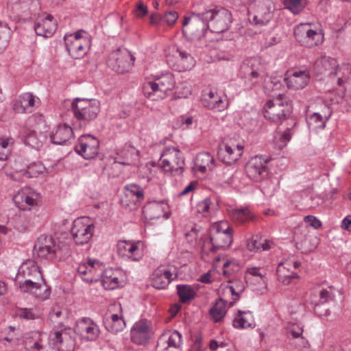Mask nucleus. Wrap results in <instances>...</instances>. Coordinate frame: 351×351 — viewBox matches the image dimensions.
Masks as SVG:
<instances>
[{
	"label": "nucleus",
	"mask_w": 351,
	"mask_h": 351,
	"mask_svg": "<svg viewBox=\"0 0 351 351\" xmlns=\"http://www.w3.org/2000/svg\"><path fill=\"white\" fill-rule=\"evenodd\" d=\"M71 108L81 128L96 119L100 112V102L94 99L76 97L73 100Z\"/></svg>",
	"instance_id": "1"
},
{
	"label": "nucleus",
	"mask_w": 351,
	"mask_h": 351,
	"mask_svg": "<svg viewBox=\"0 0 351 351\" xmlns=\"http://www.w3.org/2000/svg\"><path fill=\"white\" fill-rule=\"evenodd\" d=\"M176 85L173 75L167 72L158 76L153 82L145 83L143 87L144 95L152 100L162 99L168 91L173 90Z\"/></svg>",
	"instance_id": "2"
},
{
	"label": "nucleus",
	"mask_w": 351,
	"mask_h": 351,
	"mask_svg": "<svg viewBox=\"0 0 351 351\" xmlns=\"http://www.w3.org/2000/svg\"><path fill=\"white\" fill-rule=\"evenodd\" d=\"M182 34L191 41H199L203 38L209 29L208 22L204 12L193 13L189 17H184L182 22Z\"/></svg>",
	"instance_id": "3"
},
{
	"label": "nucleus",
	"mask_w": 351,
	"mask_h": 351,
	"mask_svg": "<svg viewBox=\"0 0 351 351\" xmlns=\"http://www.w3.org/2000/svg\"><path fill=\"white\" fill-rule=\"evenodd\" d=\"M284 95L280 94L278 97L273 100L267 101L264 106V117L269 121L280 124L284 121H289L293 119L291 117L292 108L291 104L283 101Z\"/></svg>",
	"instance_id": "4"
},
{
	"label": "nucleus",
	"mask_w": 351,
	"mask_h": 351,
	"mask_svg": "<svg viewBox=\"0 0 351 351\" xmlns=\"http://www.w3.org/2000/svg\"><path fill=\"white\" fill-rule=\"evenodd\" d=\"M232 232V228L226 222L221 221L213 224L209 237L212 244L210 252L215 253L219 250L228 249L233 241Z\"/></svg>",
	"instance_id": "5"
},
{
	"label": "nucleus",
	"mask_w": 351,
	"mask_h": 351,
	"mask_svg": "<svg viewBox=\"0 0 351 351\" xmlns=\"http://www.w3.org/2000/svg\"><path fill=\"white\" fill-rule=\"evenodd\" d=\"M206 20L208 22L210 31L220 34L227 31L232 23V16L230 11L223 7H215L206 10L204 12Z\"/></svg>",
	"instance_id": "6"
},
{
	"label": "nucleus",
	"mask_w": 351,
	"mask_h": 351,
	"mask_svg": "<svg viewBox=\"0 0 351 351\" xmlns=\"http://www.w3.org/2000/svg\"><path fill=\"white\" fill-rule=\"evenodd\" d=\"M59 324L62 326V323ZM74 333L71 328L55 327L49 334V344L56 351H73L75 347Z\"/></svg>",
	"instance_id": "7"
},
{
	"label": "nucleus",
	"mask_w": 351,
	"mask_h": 351,
	"mask_svg": "<svg viewBox=\"0 0 351 351\" xmlns=\"http://www.w3.org/2000/svg\"><path fill=\"white\" fill-rule=\"evenodd\" d=\"M159 162L165 172L180 175L184 171V156L176 147H166L161 154Z\"/></svg>",
	"instance_id": "8"
},
{
	"label": "nucleus",
	"mask_w": 351,
	"mask_h": 351,
	"mask_svg": "<svg viewBox=\"0 0 351 351\" xmlns=\"http://www.w3.org/2000/svg\"><path fill=\"white\" fill-rule=\"evenodd\" d=\"M40 10L38 0H9L8 11L12 17L31 19L37 16Z\"/></svg>",
	"instance_id": "9"
},
{
	"label": "nucleus",
	"mask_w": 351,
	"mask_h": 351,
	"mask_svg": "<svg viewBox=\"0 0 351 351\" xmlns=\"http://www.w3.org/2000/svg\"><path fill=\"white\" fill-rule=\"evenodd\" d=\"M58 247L51 236L40 235L36 240L33 249V256L40 261L44 260L51 261L56 257Z\"/></svg>",
	"instance_id": "10"
},
{
	"label": "nucleus",
	"mask_w": 351,
	"mask_h": 351,
	"mask_svg": "<svg viewBox=\"0 0 351 351\" xmlns=\"http://www.w3.org/2000/svg\"><path fill=\"white\" fill-rule=\"evenodd\" d=\"M134 60V56L129 51L119 49L110 53L107 64L115 72L123 73L132 67Z\"/></svg>",
	"instance_id": "11"
},
{
	"label": "nucleus",
	"mask_w": 351,
	"mask_h": 351,
	"mask_svg": "<svg viewBox=\"0 0 351 351\" xmlns=\"http://www.w3.org/2000/svg\"><path fill=\"white\" fill-rule=\"evenodd\" d=\"M94 225L88 223V219L81 217L75 219L71 229L73 239L77 245L87 243L93 234Z\"/></svg>",
	"instance_id": "12"
},
{
	"label": "nucleus",
	"mask_w": 351,
	"mask_h": 351,
	"mask_svg": "<svg viewBox=\"0 0 351 351\" xmlns=\"http://www.w3.org/2000/svg\"><path fill=\"white\" fill-rule=\"evenodd\" d=\"M99 141L91 134H83L78 138L75 151L86 160L94 158L99 153Z\"/></svg>",
	"instance_id": "13"
},
{
	"label": "nucleus",
	"mask_w": 351,
	"mask_h": 351,
	"mask_svg": "<svg viewBox=\"0 0 351 351\" xmlns=\"http://www.w3.org/2000/svg\"><path fill=\"white\" fill-rule=\"evenodd\" d=\"M182 335L178 330L165 331L158 338L156 351H181Z\"/></svg>",
	"instance_id": "14"
},
{
	"label": "nucleus",
	"mask_w": 351,
	"mask_h": 351,
	"mask_svg": "<svg viewBox=\"0 0 351 351\" xmlns=\"http://www.w3.org/2000/svg\"><path fill=\"white\" fill-rule=\"evenodd\" d=\"M267 160L260 156L252 158L245 165L247 176L254 182L264 180L268 175Z\"/></svg>",
	"instance_id": "15"
},
{
	"label": "nucleus",
	"mask_w": 351,
	"mask_h": 351,
	"mask_svg": "<svg viewBox=\"0 0 351 351\" xmlns=\"http://www.w3.org/2000/svg\"><path fill=\"white\" fill-rule=\"evenodd\" d=\"M102 265L99 261L89 258L86 263L79 264L77 271L83 281L87 283L97 282L101 275Z\"/></svg>",
	"instance_id": "16"
},
{
	"label": "nucleus",
	"mask_w": 351,
	"mask_h": 351,
	"mask_svg": "<svg viewBox=\"0 0 351 351\" xmlns=\"http://www.w3.org/2000/svg\"><path fill=\"white\" fill-rule=\"evenodd\" d=\"M19 288L22 291L29 293L41 300L48 299L51 294V287L44 278L43 281H34L32 279L20 281Z\"/></svg>",
	"instance_id": "17"
},
{
	"label": "nucleus",
	"mask_w": 351,
	"mask_h": 351,
	"mask_svg": "<svg viewBox=\"0 0 351 351\" xmlns=\"http://www.w3.org/2000/svg\"><path fill=\"white\" fill-rule=\"evenodd\" d=\"M306 25H301L294 30V36L299 42H302L306 46L309 47L317 46L324 41V36L321 32H318L311 29H306Z\"/></svg>",
	"instance_id": "18"
},
{
	"label": "nucleus",
	"mask_w": 351,
	"mask_h": 351,
	"mask_svg": "<svg viewBox=\"0 0 351 351\" xmlns=\"http://www.w3.org/2000/svg\"><path fill=\"white\" fill-rule=\"evenodd\" d=\"M32 279L34 281H43L40 268L34 261L27 260L20 266L16 276V282L20 285V281Z\"/></svg>",
	"instance_id": "19"
},
{
	"label": "nucleus",
	"mask_w": 351,
	"mask_h": 351,
	"mask_svg": "<svg viewBox=\"0 0 351 351\" xmlns=\"http://www.w3.org/2000/svg\"><path fill=\"white\" fill-rule=\"evenodd\" d=\"M39 193L32 189H25L14 197L17 206L22 210H30L32 206H36L40 202Z\"/></svg>",
	"instance_id": "20"
},
{
	"label": "nucleus",
	"mask_w": 351,
	"mask_h": 351,
	"mask_svg": "<svg viewBox=\"0 0 351 351\" xmlns=\"http://www.w3.org/2000/svg\"><path fill=\"white\" fill-rule=\"evenodd\" d=\"M201 104L207 109L217 112H221L228 106V100L226 98L223 99L222 96L213 90L203 94Z\"/></svg>",
	"instance_id": "21"
},
{
	"label": "nucleus",
	"mask_w": 351,
	"mask_h": 351,
	"mask_svg": "<svg viewBox=\"0 0 351 351\" xmlns=\"http://www.w3.org/2000/svg\"><path fill=\"white\" fill-rule=\"evenodd\" d=\"M138 244V243L121 241L117 245V253L122 258L138 261L142 257V253Z\"/></svg>",
	"instance_id": "22"
},
{
	"label": "nucleus",
	"mask_w": 351,
	"mask_h": 351,
	"mask_svg": "<svg viewBox=\"0 0 351 351\" xmlns=\"http://www.w3.org/2000/svg\"><path fill=\"white\" fill-rule=\"evenodd\" d=\"M310 75L306 71H294L284 78L288 88L300 90L304 88L309 82Z\"/></svg>",
	"instance_id": "23"
},
{
	"label": "nucleus",
	"mask_w": 351,
	"mask_h": 351,
	"mask_svg": "<svg viewBox=\"0 0 351 351\" xmlns=\"http://www.w3.org/2000/svg\"><path fill=\"white\" fill-rule=\"evenodd\" d=\"M23 345L27 351H47L43 343V335L38 331H31L23 337Z\"/></svg>",
	"instance_id": "24"
},
{
	"label": "nucleus",
	"mask_w": 351,
	"mask_h": 351,
	"mask_svg": "<svg viewBox=\"0 0 351 351\" xmlns=\"http://www.w3.org/2000/svg\"><path fill=\"white\" fill-rule=\"evenodd\" d=\"M35 104V96L31 93H25L20 95L14 101L12 108L16 113H28L32 112V110H29V108L34 107Z\"/></svg>",
	"instance_id": "25"
},
{
	"label": "nucleus",
	"mask_w": 351,
	"mask_h": 351,
	"mask_svg": "<svg viewBox=\"0 0 351 351\" xmlns=\"http://www.w3.org/2000/svg\"><path fill=\"white\" fill-rule=\"evenodd\" d=\"M72 38V34L65 35L64 38L66 50L70 56L75 59L82 58L86 53L88 44L86 45V43L82 41L73 40Z\"/></svg>",
	"instance_id": "26"
},
{
	"label": "nucleus",
	"mask_w": 351,
	"mask_h": 351,
	"mask_svg": "<svg viewBox=\"0 0 351 351\" xmlns=\"http://www.w3.org/2000/svg\"><path fill=\"white\" fill-rule=\"evenodd\" d=\"M120 314H112L106 316L104 319V324L106 329L114 334L122 331L125 328V322L123 319L121 307L120 306Z\"/></svg>",
	"instance_id": "27"
},
{
	"label": "nucleus",
	"mask_w": 351,
	"mask_h": 351,
	"mask_svg": "<svg viewBox=\"0 0 351 351\" xmlns=\"http://www.w3.org/2000/svg\"><path fill=\"white\" fill-rule=\"evenodd\" d=\"M131 340L137 345H142L149 338V327L145 322L135 324L130 332Z\"/></svg>",
	"instance_id": "28"
},
{
	"label": "nucleus",
	"mask_w": 351,
	"mask_h": 351,
	"mask_svg": "<svg viewBox=\"0 0 351 351\" xmlns=\"http://www.w3.org/2000/svg\"><path fill=\"white\" fill-rule=\"evenodd\" d=\"M21 139L26 145L38 150L43 146L46 137L41 132L25 130L21 134Z\"/></svg>",
	"instance_id": "29"
},
{
	"label": "nucleus",
	"mask_w": 351,
	"mask_h": 351,
	"mask_svg": "<svg viewBox=\"0 0 351 351\" xmlns=\"http://www.w3.org/2000/svg\"><path fill=\"white\" fill-rule=\"evenodd\" d=\"M172 276V273L167 269H156L152 274V286L157 289H165L173 280Z\"/></svg>",
	"instance_id": "30"
},
{
	"label": "nucleus",
	"mask_w": 351,
	"mask_h": 351,
	"mask_svg": "<svg viewBox=\"0 0 351 351\" xmlns=\"http://www.w3.org/2000/svg\"><path fill=\"white\" fill-rule=\"evenodd\" d=\"M73 134V129L69 125L60 124L56 131L51 133L50 138L53 144L62 145L68 141Z\"/></svg>",
	"instance_id": "31"
},
{
	"label": "nucleus",
	"mask_w": 351,
	"mask_h": 351,
	"mask_svg": "<svg viewBox=\"0 0 351 351\" xmlns=\"http://www.w3.org/2000/svg\"><path fill=\"white\" fill-rule=\"evenodd\" d=\"M164 213L163 204L156 201L147 203L143 208V215L147 220L159 219Z\"/></svg>",
	"instance_id": "32"
},
{
	"label": "nucleus",
	"mask_w": 351,
	"mask_h": 351,
	"mask_svg": "<svg viewBox=\"0 0 351 351\" xmlns=\"http://www.w3.org/2000/svg\"><path fill=\"white\" fill-rule=\"evenodd\" d=\"M177 64L175 69L182 72L191 70L195 66V62L191 53L180 48L177 49Z\"/></svg>",
	"instance_id": "33"
},
{
	"label": "nucleus",
	"mask_w": 351,
	"mask_h": 351,
	"mask_svg": "<svg viewBox=\"0 0 351 351\" xmlns=\"http://www.w3.org/2000/svg\"><path fill=\"white\" fill-rule=\"evenodd\" d=\"M52 19L53 17L49 15L42 23H36L34 25V30L38 36L49 38L53 34L56 28Z\"/></svg>",
	"instance_id": "34"
},
{
	"label": "nucleus",
	"mask_w": 351,
	"mask_h": 351,
	"mask_svg": "<svg viewBox=\"0 0 351 351\" xmlns=\"http://www.w3.org/2000/svg\"><path fill=\"white\" fill-rule=\"evenodd\" d=\"M277 278L279 282L285 285L295 284L299 278V276L296 272L289 271L283 263L278 264L276 269Z\"/></svg>",
	"instance_id": "35"
},
{
	"label": "nucleus",
	"mask_w": 351,
	"mask_h": 351,
	"mask_svg": "<svg viewBox=\"0 0 351 351\" xmlns=\"http://www.w3.org/2000/svg\"><path fill=\"white\" fill-rule=\"evenodd\" d=\"M232 220L237 224H243L255 219V215L248 208H234L230 211Z\"/></svg>",
	"instance_id": "36"
},
{
	"label": "nucleus",
	"mask_w": 351,
	"mask_h": 351,
	"mask_svg": "<svg viewBox=\"0 0 351 351\" xmlns=\"http://www.w3.org/2000/svg\"><path fill=\"white\" fill-rule=\"evenodd\" d=\"M239 153H237L235 148L226 144L223 148H220L218 152V158L223 163L232 165L239 158Z\"/></svg>",
	"instance_id": "37"
},
{
	"label": "nucleus",
	"mask_w": 351,
	"mask_h": 351,
	"mask_svg": "<svg viewBox=\"0 0 351 351\" xmlns=\"http://www.w3.org/2000/svg\"><path fill=\"white\" fill-rule=\"evenodd\" d=\"M262 66L256 60H249L241 66L242 72L245 77L252 80H256L262 72Z\"/></svg>",
	"instance_id": "38"
},
{
	"label": "nucleus",
	"mask_w": 351,
	"mask_h": 351,
	"mask_svg": "<svg viewBox=\"0 0 351 351\" xmlns=\"http://www.w3.org/2000/svg\"><path fill=\"white\" fill-rule=\"evenodd\" d=\"M126 198H131L134 205L140 203L144 199L143 189L136 184H128L124 186Z\"/></svg>",
	"instance_id": "39"
},
{
	"label": "nucleus",
	"mask_w": 351,
	"mask_h": 351,
	"mask_svg": "<svg viewBox=\"0 0 351 351\" xmlns=\"http://www.w3.org/2000/svg\"><path fill=\"white\" fill-rule=\"evenodd\" d=\"M227 302L222 298H219L209 310V314L214 322H219L226 314Z\"/></svg>",
	"instance_id": "40"
},
{
	"label": "nucleus",
	"mask_w": 351,
	"mask_h": 351,
	"mask_svg": "<svg viewBox=\"0 0 351 351\" xmlns=\"http://www.w3.org/2000/svg\"><path fill=\"white\" fill-rule=\"evenodd\" d=\"M100 276H102L101 284L104 289L112 290L119 287V278L113 274L112 269H106L104 272L101 271Z\"/></svg>",
	"instance_id": "41"
},
{
	"label": "nucleus",
	"mask_w": 351,
	"mask_h": 351,
	"mask_svg": "<svg viewBox=\"0 0 351 351\" xmlns=\"http://www.w3.org/2000/svg\"><path fill=\"white\" fill-rule=\"evenodd\" d=\"M215 162L213 156L208 152H202L197 154L195 160V165L199 171L202 173L206 171L207 167L210 168Z\"/></svg>",
	"instance_id": "42"
},
{
	"label": "nucleus",
	"mask_w": 351,
	"mask_h": 351,
	"mask_svg": "<svg viewBox=\"0 0 351 351\" xmlns=\"http://www.w3.org/2000/svg\"><path fill=\"white\" fill-rule=\"evenodd\" d=\"M176 289L180 301L182 303H186L192 300L195 296V291L191 285H178L176 286Z\"/></svg>",
	"instance_id": "43"
},
{
	"label": "nucleus",
	"mask_w": 351,
	"mask_h": 351,
	"mask_svg": "<svg viewBox=\"0 0 351 351\" xmlns=\"http://www.w3.org/2000/svg\"><path fill=\"white\" fill-rule=\"evenodd\" d=\"M308 4V0H284L285 8L289 10L293 14H300Z\"/></svg>",
	"instance_id": "44"
},
{
	"label": "nucleus",
	"mask_w": 351,
	"mask_h": 351,
	"mask_svg": "<svg viewBox=\"0 0 351 351\" xmlns=\"http://www.w3.org/2000/svg\"><path fill=\"white\" fill-rule=\"evenodd\" d=\"M246 315H250V311H238L237 316L234 319L233 326L237 328H245L252 327V324L250 322L247 317H245Z\"/></svg>",
	"instance_id": "45"
},
{
	"label": "nucleus",
	"mask_w": 351,
	"mask_h": 351,
	"mask_svg": "<svg viewBox=\"0 0 351 351\" xmlns=\"http://www.w3.org/2000/svg\"><path fill=\"white\" fill-rule=\"evenodd\" d=\"M45 167L40 162H34L26 166L25 174L29 178L38 177L40 173L45 171Z\"/></svg>",
	"instance_id": "46"
},
{
	"label": "nucleus",
	"mask_w": 351,
	"mask_h": 351,
	"mask_svg": "<svg viewBox=\"0 0 351 351\" xmlns=\"http://www.w3.org/2000/svg\"><path fill=\"white\" fill-rule=\"evenodd\" d=\"M288 127L286 128L285 131L282 133L280 140L282 143H284L285 145H286L292 138V135L295 132V127L298 125L297 121L295 120V119H289V121L287 123Z\"/></svg>",
	"instance_id": "47"
},
{
	"label": "nucleus",
	"mask_w": 351,
	"mask_h": 351,
	"mask_svg": "<svg viewBox=\"0 0 351 351\" xmlns=\"http://www.w3.org/2000/svg\"><path fill=\"white\" fill-rule=\"evenodd\" d=\"M10 29L5 23L0 21V53L6 48L9 38Z\"/></svg>",
	"instance_id": "48"
},
{
	"label": "nucleus",
	"mask_w": 351,
	"mask_h": 351,
	"mask_svg": "<svg viewBox=\"0 0 351 351\" xmlns=\"http://www.w3.org/2000/svg\"><path fill=\"white\" fill-rule=\"evenodd\" d=\"M99 333L100 330L99 326L93 322V323L89 324L84 335H85V338L88 341H95L99 337Z\"/></svg>",
	"instance_id": "49"
},
{
	"label": "nucleus",
	"mask_w": 351,
	"mask_h": 351,
	"mask_svg": "<svg viewBox=\"0 0 351 351\" xmlns=\"http://www.w3.org/2000/svg\"><path fill=\"white\" fill-rule=\"evenodd\" d=\"M330 117V114L328 117H326L325 119H324L323 117L319 113L314 112L312 115L310 116L308 123L310 124L314 123L317 124L315 126L316 128L324 129L326 127V123Z\"/></svg>",
	"instance_id": "50"
},
{
	"label": "nucleus",
	"mask_w": 351,
	"mask_h": 351,
	"mask_svg": "<svg viewBox=\"0 0 351 351\" xmlns=\"http://www.w3.org/2000/svg\"><path fill=\"white\" fill-rule=\"evenodd\" d=\"M335 293L332 292V287H330L328 289H323L319 292V304L327 303L330 301L335 300Z\"/></svg>",
	"instance_id": "51"
},
{
	"label": "nucleus",
	"mask_w": 351,
	"mask_h": 351,
	"mask_svg": "<svg viewBox=\"0 0 351 351\" xmlns=\"http://www.w3.org/2000/svg\"><path fill=\"white\" fill-rule=\"evenodd\" d=\"M93 321L89 317L82 318L77 324L76 330L82 335L86 332L89 324L93 323Z\"/></svg>",
	"instance_id": "52"
},
{
	"label": "nucleus",
	"mask_w": 351,
	"mask_h": 351,
	"mask_svg": "<svg viewBox=\"0 0 351 351\" xmlns=\"http://www.w3.org/2000/svg\"><path fill=\"white\" fill-rule=\"evenodd\" d=\"M18 315L25 319H35L38 318V315L36 314L32 308H21L19 311Z\"/></svg>",
	"instance_id": "53"
},
{
	"label": "nucleus",
	"mask_w": 351,
	"mask_h": 351,
	"mask_svg": "<svg viewBox=\"0 0 351 351\" xmlns=\"http://www.w3.org/2000/svg\"><path fill=\"white\" fill-rule=\"evenodd\" d=\"M210 199L208 197L198 202L196 206L197 212L202 215H204L205 213H208L210 206Z\"/></svg>",
	"instance_id": "54"
},
{
	"label": "nucleus",
	"mask_w": 351,
	"mask_h": 351,
	"mask_svg": "<svg viewBox=\"0 0 351 351\" xmlns=\"http://www.w3.org/2000/svg\"><path fill=\"white\" fill-rule=\"evenodd\" d=\"M178 18L177 12L174 10H170L166 12L163 16V20L169 25H171L176 23Z\"/></svg>",
	"instance_id": "55"
},
{
	"label": "nucleus",
	"mask_w": 351,
	"mask_h": 351,
	"mask_svg": "<svg viewBox=\"0 0 351 351\" xmlns=\"http://www.w3.org/2000/svg\"><path fill=\"white\" fill-rule=\"evenodd\" d=\"M147 12V7L143 2L139 1L137 3L136 9L134 10V13L137 17L141 18L145 16Z\"/></svg>",
	"instance_id": "56"
},
{
	"label": "nucleus",
	"mask_w": 351,
	"mask_h": 351,
	"mask_svg": "<svg viewBox=\"0 0 351 351\" xmlns=\"http://www.w3.org/2000/svg\"><path fill=\"white\" fill-rule=\"evenodd\" d=\"M262 241L256 239H251L247 242V247L250 251L258 252L260 250Z\"/></svg>",
	"instance_id": "57"
},
{
	"label": "nucleus",
	"mask_w": 351,
	"mask_h": 351,
	"mask_svg": "<svg viewBox=\"0 0 351 351\" xmlns=\"http://www.w3.org/2000/svg\"><path fill=\"white\" fill-rule=\"evenodd\" d=\"M304 221L309 226L315 229H318L322 226L321 221L315 216L308 215L304 217Z\"/></svg>",
	"instance_id": "58"
},
{
	"label": "nucleus",
	"mask_w": 351,
	"mask_h": 351,
	"mask_svg": "<svg viewBox=\"0 0 351 351\" xmlns=\"http://www.w3.org/2000/svg\"><path fill=\"white\" fill-rule=\"evenodd\" d=\"M261 270V269L260 267H250L247 268L246 272L247 274L252 275L254 276L260 277L261 279L263 280L266 276V272L265 269H262V271Z\"/></svg>",
	"instance_id": "59"
},
{
	"label": "nucleus",
	"mask_w": 351,
	"mask_h": 351,
	"mask_svg": "<svg viewBox=\"0 0 351 351\" xmlns=\"http://www.w3.org/2000/svg\"><path fill=\"white\" fill-rule=\"evenodd\" d=\"M199 230L195 228H192L189 232L184 233V236L189 243H192L194 240H196L198 237Z\"/></svg>",
	"instance_id": "60"
},
{
	"label": "nucleus",
	"mask_w": 351,
	"mask_h": 351,
	"mask_svg": "<svg viewBox=\"0 0 351 351\" xmlns=\"http://www.w3.org/2000/svg\"><path fill=\"white\" fill-rule=\"evenodd\" d=\"M83 33H85V31H84L82 29L77 31L75 33H74V34H72L73 35L72 40H78L79 42L82 41V42L86 43V45L89 44V39L87 37L84 38L82 36Z\"/></svg>",
	"instance_id": "61"
},
{
	"label": "nucleus",
	"mask_w": 351,
	"mask_h": 351,
	"mask_svg": "<svg viewBox=\"0 0 351 351\" xmlns=\"http://www.w3.org/2000/svg\"><path fill=\"white\" fill-rule=\"evenodd\" d=\"M13 143L12 138H0L1 149L4 151L9 150L8 146Z\"/></svg>",
	"instance_id": "62"
},
{
	"label": "nucleus",
	"mask_w": 351,
	"mask_h": 351,
	"mask_svg": "<svg viewBox=\"0 0 351 351\" xmlns=\"http://www.w3.org/2000/svg\"><path fill=\"white\" fill-rule=\"evenodd\" d=\"M180 121L182 125H185L186 128H189L193 123V117L191 116L182 115L180 117Z\"/></svg>",
	"instance_id": "63"
},
{
	"label": "nucleus",
	"mask_w": 351,
	"mask_h": 351,
	"mask_svg": "<svg viewBox=\"0 0 351 351\" xmlns=\"http://www.w3.org/2000/svg\"><path fill=\"white\" fill-rule=\"evenodd\" d=\"M341 228L348 231L351 230V215H348L342 220Z\"/></svg>",
	"instance_id": "64"
}]
</instances>
